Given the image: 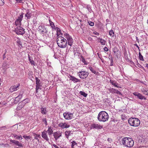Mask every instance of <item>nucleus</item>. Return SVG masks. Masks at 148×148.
I'll list each match as a JSON object with an SVG mask.
<instances>
[{
    "mask_svg": "<svg viewBox=\"0 0 148 148\" xmlns=\"http://www.w3.org/2000/svg\"><path fill=\"white\" fill-rule=\"evenodd\" d=\"M20 41H19H19H18V44H19L20 45H22V44H20Z\"/></svg>",
    "mask_w": 148,
    "mask_h": 148,
    "instance_id": "0e129e2a",
    "label": "nucleus"
},
{
    "mask_svg": "<svg viewBox=\"0 0 148 148\" xmlns=\"http://www.w3.org/2000/svg\"><path fill=\"white\" fill-rule=\"evenodd\" d=\"M47 132L46 131H43L42 133L41 136L42 138L45 139L46 141H48L49 140V139L47 136Z\"/></svg>",
    "mask_w": 148,
    "mask_h": 148,
    "instance_id": "4468645a",
    "label": "nucleus"
},
{
    "mask_svg": "<svg viewBox=\"0 0 148 148\" xmlns=\"http://www.w3.org/2000/svg\"><path fill=\"white\" fill-rule=\"evenodd\" d=\"M6 50H5V52L3 55V60H4V59L6 58V56H5V55L6 53Z\"/></svg>",
    "mask_w": 148,
    "mask_h": 148,
    "instance_id": "864d4df0",
    "label": "nucleus"
},
{
    "mask_svg": "<svg viewBox=\"0 0 148 148\" xmlns=\"http://www.w3.org/2000/svg\"><path fill=\"white\" fill-rule=\"evenodd\" d=\"M141 90L142 92L143 93V92H144V91H145V90L144 88H143L142 89H141Z\"/></svg>",
    "mask_w": 148,
    "mask_h": 148,
    "instance_id": "052dcab7",
    "label": "nucleus"
},
{
    "mask_svg": "<svg viewBox=\"0 0 148 148\" xmlns=\"http://www.w3.org/2000/svg\"><path fill=\"white\" fill-rule=\"evenodd\" d=\"M28 57L29 60V62H31V61L33 60V58L32 57L30 56L29 55H28Z\"/></svg>",
    "mask_w": 148,
    "mask_h": 148,
    "instance_id": "49530a36",
    "label": "nucleus"
},
{
    "mask_svg": "<svg viewBox=\"0 0 148 148\" xmlns=\"http://www.w3.org/2000/svg\"><path fill=\"white\" fill-rule=\"evenodd\" d=\"M93 33L94 34H95L96 35H97V36L99 35V33L98 32H96L95 31V32H93Z\"/></svg>",
    "mask_w": 148,
    "mask_h": 148,
    "instance_id": "6e6d98bb",
    "label": "nucleus"
},
{
    "mask_svg": "<svg viewBox=\"0 0 148 148\" xmlns=\"http://www.w3.org/2000/svg\"><path fill=\"white\" fill-rule=\"evenodd\" d=\"M107 140L110 143H111L112 141V139L110 138H108Z\"/></svg>",
    "mask_w": 148,
    "mask_h": 148,
    "instance_id": "4d7b16f0",
    "label": "nucleus"
},
{
    "mask_svg": "<svg viewBox=\"0 0 148 148\" xmlns=\"http://www.w3.org/2000/svg\"><path fill=\"white\" fill-rule=\"evenodd\" d=\"M53 134L56 140H57L62 136L61 133L59 131L53 133Z\"/></svg>",
    "mask_w": 148,
    "mask_h": 148,
    "instance_id": "f8f14e48",
    "label": "nucleus"
},
{
    "mask_svg": "<svg viewBox=\"0 0 148 148\" xmlns=\"http://www.w3.org/2000/svg\"><path fill=\"white\" fill-rule=\"evenodd\" d=\"M53 146L55 147V148H59L55 144H53Z\"/></svg>",
    "mask_w": 148,
    "mask_h": 148,
    "instance_id": "bf43d9fd",
    "label": "nucleus"
},
{
    "mask_svg": "<svg viewBox=\"0 0 148 148\" xmlns=\"http://www.w3.org/2000/svg\"><path fill=\"white\" fill-rule=\"evenodd\" d=\"M34 139H36L38 140V141H39V139L37 138H36V137H34Z\"/></svg>",
    "mask_w": 148,
    "mask_h": 148,
    "instance_id": "338daca9",
    "label": "nucleus"
},
{
    "mask_svg": "<svg viewBox=\"0 0 148 148\" xmlns=\"http://www.w3.org/2000/svg\"><path fill=\"white\" fill-rule=\"evenodd\" d=\"M19 86L20 84H18V85L17 86H12L10 88V91L13 92L17 90L18 89Z\"/></svg>",
    "mask_w": 148,
    "mask_h": 148,
    "instance_id": "dca6fc26",
    "label": "nucleus"
},
{
    "mask_svg": "<svg viewBox=\"0 0 148 148\" xmlns=\"http://www.w3.org/2000/svg\"><path fill=\"white\" fill-rule=\"evenodd\" d=\"M57 35L58 36L56 39V42L58 46L61 48H64L67 46V40L62 36H59L58 32H57Z\"/></svg>",
    "mask_w": 148,
    "mask_h": 148,
    "instance_id": "f257e3e1",
    "label": "nucleus"
},
{
    "mask_svg": "<svg viewBox=\"0 0 148 148\" xmlns=\"http://www.w3.org/2000/svg\"><path fill=\"white\" fill-rule=\"evenodd\" d=\"M143 94L145 95H148V90H145Z\"/></svg>",
    "mask_w": 148,
    "mask_h": 148,
    "instance_id": "603ef678",
    "label": "nucleus"
},
{
    "mask_svg": "<svg viewBox=\"0 0 148 148\" xmlns=\"http://www.w3.org/2000/svg\"><path fill=\"white\" fill-rule=\"evenodd\" d=\"M36 84H40V80L38 78L36 77Z\"/></svg>",
    "mask_w": 148,
    "mask_h": 148,
    "instance_id": "f704fd0d",
    "label": "nucleus"
},
{
    "mask_svg": "<svg viewBox=\"0 0 148 148\" xmlns=\"http://www.w3.org/2000/svg\"><path fill=\"white\" fill-rule=\"evenodd\" d=\"M103 126L98 124L93 123L90 125V129H96L97 130L101 129Z\"/></svg>",
    "mask_w": 148,
    "mask_h": 148,
    "instance_id": "9b49d317",
    "label": "nucleus"
},
{
    "mask_svg": "<svg viewBox=\"0 0 148 148\" xmlns=\"http://www.w3.org/2000/svg\"><path fill=\"white\" fill-rule=\"evenodd\" d=\"M86 8L87 9L89 12L90 13L91 12V11H92V10L89 5H87L86 6Z\"/></svg>",
    "mask_w": 148,
    "mask_h": 148,
    "instance_id": "c9c22d12",
    "label": "nucleus"
},
{
    "mask_svg": "<svg viewBox=\"0 0 148 148\" xmlns=\"http://www.w3.org/2000/svg\"><path fill=\"white\" fill-rule=\"evenodd\" d=\"M139 59L141 61H143L144 60L143 58V57L141 54L139 52Z\"/></svg>",
    "mask_w": 148,
    "mask_h": 148,
    "instance_id": "2f4dec72",
    "label": "nucleus"
},
{
    "mask_svg": "<svg viewBox=\"0 0 148 148\" xmlns=\"http://www.w3.org/2000/svg\"><path fill=\"white\" fill-rule=\"evenodd\" d=\"M70 77V80L73 81L74 83L80 82L81 81L80 79L77 78L71 75Z\"/></svg>",
    "mask_w": 148,
    "mask_h": 148,
    "instance_id": "6ab92c4d",
    "label": "nucleus"
},
{
    "mask_svg": "<svg viewBox=\"0 0 148 148\" xmlns=\"http://www.w3.org/2000/svg\"><path fill=\"white\" fill-rule=\"evenodd\" d=\"M113 52L115 54H118L120 53V52L118 50H117L116 51L113 50Z\"/></svg>",
    "mask_w": 148,
    "mask_h": 148,
    "instance_id": "37998d69",
    "label": "nucleus"
},
{
    "mask_svg": "<svg viewBox=\"0 0 148 148\" xmlns=\"http://www.w3.org/2000/svg\"><path fill=\"white\" fill-rule=\"evenodd\" d=\"M58 126L61 127L62 128L64 129V128H69V127L70 125L68 123L66 122H61L58 125Z\"/></svg>",
    "mask_w": 148,
    "mask_h": 148,
    "instance_id": "9d476101",
    "label": "nucleus"
},
{
    "mask_svg": "<svg viewBox=\"0 0 148 148\" xmlns=\"http://www.w3.org/2000/svg\"><path fill=\"white\" fill-rule=\"evenodd\" d=\"M110 61L111 63L110 65V66H113L114 65V61L113 59H111Z\"/></svg>",
    "mask_w": 148,
    "mask_h": 148,
    "instance_id": "de8ad7c7",
    "label": "nucleus"
},
{
    "mask_svg": "<svg viewBox=\"0 0 148 148\" xmlns=\"http://www.w3.org/2000/svg\"><path fill=\"white\" fill-rule=\"evenodd\" d=\"M116 89L113 88H110L109 89V91L111 93H114Z\"/></svg>",
    "mask_w": 148,
    "mask_h": 148,
    "instance_id": "58836bf2",
    "label": "nucleus"
},
{
    "mask_svg": "<svg viewBox=\"0 0 148 148\" xmlns=\"http://www.w3.org/2000/svg\"><path fill=\"white\" fill-rule=\"evenodd\" d=\"M23 94V92H21L20 93L19 95L17 97H18L19 99H21L22 97Z\"/></svg>",
    "mask_w": 148,
    "mask_h": 148,
    "instance_id": "ea45409f",
    "label": "nucleus"
},
{
    "mask_svg": "<svg viewBox=\"0 0 148 148\" xmlns=\"http://www.w3.org/2000/svg\"><path fill=\"white\" fill-rule=\"evenodd\" d=\"M109 118V115L104 111L100 112L97 116V119L100 122H105L108 121Z\"/></svg>",
    "mask_w": 148,
    "mask_h": 148,
    "instance_id": "f03ea898",
    "label": "nucleus"
},
{
    "mask_svg": "<svg viewBox=\"0 0 148 148\" xmlns=\"http://www.w3.org/2000/svg\"><path fill=\"white\" fill-rule=\"evenodd\" d=\"M29 100L28 98L25 99L23 100V101H21L23 103H24V105H25V104L29 102Z\"/></svg>",
    "mask_w": 148,
    "mask_h": 148,
    "instance_id": "cd10ccee",
    "label": "nucleus"
},
{
    "mask_svg": "<svg viewBox=\"0 0 148 148\" xmlns=\"http://www.w3.org/2000/svg\"><path fill=\"white\" fill-rule=\"evenodd\" d=\"M135 46H136V47L138 48V49H139V50L140 51V49H139V48L138 46L136 44H135Z\"/></svg>",
    "mask_w": 148,
    "mask_h": 148,
    "instance_id": "69168bd1",
    "label": "nucleus"
},
{
    "mask_svg": "<svg viewBox=\"0 0 148 148\" xmlns=\"http://www.w3.org/2000/svg\"><path fill=\"white\" fill-rule=\"evenodd\" d=\"M64 36L67 39L68 45L70 46H71L73 42V39L71 36L67 33H65Z\"/></svg>",
    "mask_w": 148,
    "mask_h": 148,
    "instance_id": "0eeeda50",
    "label": "nucleus"
},
{
    "mask_svg": "<svg viewBox=\"0 0 148 148\" xmlns=\"http://www.w3.org/2000/svg\"><path fill=\"white\" fill-rule=\"evenodd\" d=\"M71 131H66L65 132V135L66 137L68 139L69 138V136H70V134H71Z\"/></svg>",
    "mask_w": 148,
    "mask_h": 148,
    "instance_id": "b1692460",
    "label": "nucleus"
},
{
    "mask_svg": "<svg viewBox=\"0 0 148 148\" xmlns=\"http://www.w3.org/2000/svg\"><path fill=\"white\" fill-rule=\"evenodd\" d=\"M4 3V0H0V5H3Z\"/></svg>",
    "mask_w": 148,
    "mask_h": 148,
    "instance_id": "c03bdc74",
    "label": "nucleus"
},
{
    "mask_svg": "<svg viewBox=\"0 0 148 148\" xmlns=\"http://www.w3.org/2000/svg\"><path fill=\"white\" fill-rule=\"evenodd\" d=\"M49 21L50 23V26L53 29H55V26L54 25V24L53 23L52 21H51L50 19L49 20Z\"/></svg>",
    "mask_w": 148,
    "mask_h": 148,
    "instance_id": "a878e982",
    "label": "nucleus"
},
{
    "mask_svg": "<svg viewBox=\"0 0 148 148\" xmlns=\"http://www.w3.org/2000/svg\"><path fill=\"white\" fill-rule=\"evenodd\" d=\"M99 41L101 43L102 45H105L106 41L102 39V38H99L98 39Z\"/></svg>",
    "mask_w": 148,
    "mask_h": 148,
    "instance_id": "bb28decb",
    "label": "nucleus"
},
{
    "mask_svg": "<svg viewBox=\"0 0 148 148\" xmlns=\"http://www.w3.org/2000/svg\"><path fill=\"white\" fill-rule=\"evenodd\" d=\"M20 99H19L18 97H16L14 99V103L15 104H16L18 103V102L20 100Z\"/></svg>",
    "mask_w": 148,
    "mask_h": 148,
    "instance_id": "473e14b6",
    "label": "nucleus"
},
{
    "mask_svg": "<svg viewBox=\"0 0 148 148\" xmlns=\"http://www.w3.org/2000/svg\"><path fill=\"white\" fill-rule=\"evenodd\" d=\"M128 122L130 125L134 127L138 126L140 123L139 119L136 118H130L129 119Z\"/></svg>",
    "mask_w": 148,
    "mask_h": 148,
    "instance_id": "20e7f679",
    "label": "nucleus"
},
{
    "mask_svg": "<svg viewBox=\"0 0 148 148\" xmlns=\"http://www.w3.org/2000/svg\"><path fill=\"white\" fill-rule=\"evenodd\" d=\"M30 62L32 65H33L34 66H35L36 63L34 60H32V61H31V62Z\"/></svg>",
    "mask_w": 148,
    "mask_h": 148,
    "instance_id": "09e8293b",
    "label": "nucleus"
},
{
    "mask_svg": "<svg viewBox=\"0 0 148 148\" xmlns=\"http://www.w3.org/2000/svg\"><path fill=\"white\" fill-rule=\"evenodd\" d=\"M104 49L105 51H107L108 50V49L107 47H105L104 48Z\"/></svg>",
    "mask_w": 148,
    "mask_h": 148,
    "instance_id": "13d9d810",
    "label": "nucleus"
},
{
    "mask_svg": "<svg viewBox=\"0 0 148 148\" xmlns=\"http://www.w3.org/2000/svg\"><path fill=\"white\" fill-rule=\"evenodd\" d=\"M42 85L40 84H36V90H38L39 89H41Z\"/></svg>",
    "mask_w": 148,
    "mask_h": 148,
    "instance_id": "72a5a7b5",
    "label": "nucleus"
},
{
    "mask_svg": "<svg viewBox=\"0 0 148 148\" xmlns=\"http://www.w3.org/2000/svg\"><path fill=\"white\" fill-rule=\"evenodd\" d=\"M122 142L123 145L129 147H132L134 145V141L131 138H124L122 140Z\"/></svg>",
    "mask_w": 148,
    "mask_h": 148,
    "instance_id": "7ed1b4c3",
    "label": "nucleus"
},
{
    "mask_svg": "<svg viewBox=\"0 0 148 148\" xmlns=\"http://www.w3.org/2000/svg\"><path fill=\"white\" fill-rule=\"evenodd\" d=\"M82 62H83V63H84V64H88L87 62H86H86L85 60L84 57H82Z\"/></svg>",
    "mask_w": 148,
    "mask_h": 148,
    "instance_id": "79ce46f5",
    "label": "nucleus"
},
{
    "mask_svg": "<svg viewBox=\"0 0 148 148\" xmlns=\"http://www.w3.org/2000/svg\"><path fill=\"white\" fill-rule=\"evenodd\" d=\"M32 16V14L31 11L29 10H26V13L25 14V16L28 19H29Z\"/></svg>",
    "mask_w": 148,
    "mask_h": 148,
    "instance_id": "2eb2a0df",
    "label": "nucleus"
},
{
    "mask_svg": "<svg viewBox=\"0 0 148 148\" xmlns=\"http://www.w3.org/2000/svg\"><path fill=\"white\" fill-rule=\"evenodd\" d=\"M73 114L72 113H69L68 112H66L64 113L63 114V116L66 119L70 120L72 119V116Z\"/></svg>",
    "mask_w": 148,
    "mask_h": 148,
    "instance_id": "1a4fd4ad",
    "label": "nucleus"
},
{
    "mask_svg": "<svg viewBox=\"0 0 148 148\" xmlns=\"http://www.w3.org/2000/svg\"><path fill=\"white\" fill-rule=\"evenodd\" d=\"M15 24L17 27L20 26L21 25V21L17 19L15 21Z\"/></svg>",
    "mask_w": 148,
    "mask_h": 148,
    "instance_id": "4be33fe9",
    "label": "nucleus"
},
{
    "mask_svg": "<svg viewBox=\"0 0 148 148\" xmlns=\"http://www.w3.org/2000/svg\"><path fill=\"white\" fill-rule=\"evenodd\" d=\"M79 93L82 95L84 96V97H86L87 95V94L85 92L82 91H80L79 92Z\"/></svg>",
    "mask_w": 148,
    "mask_h": 148,
    "instance_id": "c756f323",
    "label": "nucleus"
},
{
    "mask_svg": "<svg viewBox=\"0 0 148 148\" xmlns=\"http://www.w3.org/2000/svg\"><path fill=\"white\" fill-rule=\"evenodd\" d=\"M23 17V14H22L21 15H20V16L18 17V20L20 21H21L22 19V18Z\"/></svg>",
    "mask_w": 148,
    "mask_h": 148,
    "instance_id": "e433bc0d",
    "label": "nucleus"
},
{
    "mask_svg": "<svg viewBox=\"0 0 148 148\" xmlns=\"http://www.w3.org/2000/svg\"><path fill=\"white\" fill-rule=\"evenodd\" d=\"M47 133L50 136V135H51V134L53 133V130H52V128L51 127H49L48 130L46 131Z\"/></svg>",
    "mask_w": 148,
    "mask_h": 148,
    "instance_id": "aec40b11",
    "label": "nucleus"
},
{
    "mask_svg": "<svg viewBox=\"0 0 148 148\" xmlns=\"http://www.w3.org/2000/svg\"><path fill=\"white\" fill-rule=\"evenodd\" d=\"M71 143H72V145H71L72 148H73L74 146L75 145H76L77 144V143H76L75 141L74 140Z\"/></svg>",
    "mask_w": 148,
    "mask_h": 148,
    "instance_id": "4c0bfd02",
    "label": "nucleus"
},
{
    "mask_svg": "<svg viewBox=\"0 0 148 148\" xmlns=\"http://www.w3.org/2000/svg\"><path fill=\"white\" fill-rule=\"evenodd\" d=\"M97 55L98 56L99 58H100L101 60H102L101 58H100V57L99 53H97Z\"/></svg>",
    "mask_w": 148,
    "mask_h": 148,
    "instance_id": "e2e57ef3",
    "label": "nucleus"
},
{
    "mask_svg": "<svg viewBox=\"0 0 148 148\" xmlns=\"http://www.w3.org/2000/svg\"><path fill=\"white\" fill-rule=\"evenodd\" d=\"M110 81L112 85L115 86V87H116L117 88H121V87L120 86V84H119L117 82H115L114 81L110 80Z\"/></svg>",
    "mask_w": 148,
    "mask_h": 148,
    "instance_id": "a211bd4d",
    "label": "nucleus"
},
{
    "mask_svg": "<svg viewBox=\"0 0 148 148\" xmlns=\"http://www.w3.org/2000/svg\"><path fill=\"white\" fill-rule=\"evenodd\" d=\"M88 23L90 26H92L94 25V23L91 21L89 22Z\"/></svg>",
    "mask_w": 148,
    "mask_h": 148,
    "instance_id": "8fccbe9b",
    "label": "nucleus"
},
{
    "mask_svg": "<svg viewBox=\"0 0 148 148\" xmlns=\"http://www.w3.org/2000/svg\"><path fill=\"white\" fill-rule=\"evenodd\" d=\"M24 104L22 101L19 103L17 106L16 110H21L24 106L25 105Z\"/></svg>",
    "mask_w": 148,
    "mask_h": 148,
    "instance_id": "f3484780",
    "label": "nucleus"
},
{
    "mask_svg": "<svg viewBox=\"0 0 148 148\" xmlns=\"http://www.w3.org/2000/svg\"><path fill=\"white\" fill-rule=\"evenodd\" d=\"M16 3H21L22 2V0H16Z\"/></svg>",
    "mask_w": 148,
    "mask_h": 148,
    "instance_id": "5fc2aeb1",
    "label": "nucleus"
},
{
    "mask_svg": "<svg viewBox=\"0 0 148 148\" xmlns=\"http://www.w3.org/2000/svg\"><path fill=\"white\" fill-rule=\"evenodd\" d=\"M42 27V26H41V27L42 28V29H40V30H41V32L42 33H47V32H48V31L45 28L44 29V27Z\"/></svg>",
    "mask_w": 148,
    "mask_h": 148,
    "instance_id": "c85d7f7f",
    "label": "nucleus"
},
{
    "mask_svg": "<svg viewBox=\"0 0 148 148\" xmlns=\"http://www.w3.org/2000/svg\"><path fill=\"white\" fill-rule=\"evenodd\" d=\"M78 75L82 79H86L88 76L89 73L85 71L82 70L77 73Z\"/></svg>",
    "mask_w": 148,
    "mask_h": 148,
    "instance_id": "39448f33",
    "label": "nucleus"
},
{
    "mask_svg": "<svg viewBox=\"0 0 148 148\" xmlns=\"http://www.w3.org/2000/svg\"><path fill=\"white\" fill-rule=\"evenodd\" d=\"M25 29L20 26H17L15 29L14 31L18 35H23L25 33Z\"/></svg>",
    "mask_w": 148,
    "mask_h": 148,
    "instance_id": "423d86ee",
    "label": "nucleus"
},
{
    "mask_svg": "<svg viewBox=\"0 0 148 148\" xmlns=\"http://www.w3.org/2000/svg\"><path fill=\"white\" fill-rule=\"evenodd\" d=\"M10 141L11 143H12L16 145L17 146H18L19 147H23V145L21 143H20L18 141H16L15 140H10Z\"/></svg>",
    "mask_w": 148,
    "mask_h": 148,
    "instance_id": "ddd939ff",
    "label": "nucleus"
},
{
    "mask_svg": "<svg viewBox=\"0 0 148 148\" xmlns=\"http://www.w3.org/2000/svg\"><path fill=\"white\" fill-rule=\"evenodd\" d=\"M40 110L42 114H46L47 112V110L45 108H41Z\"/></svg>",
    "mask_w": 148,
    "mask_h": 148,
    "instance_id": "412c9836",
    "label": "nucleus"
},
{
    "mask_svg": "<svg viewBox=\"0 0 148 148\" xmlns=\"http://www.w3.org/2000/svg\"><path fill=\"white\" fill-rule=\"evenodd\" d=\"M23 137L27 140L30 139L31 138L29 136H26L25 135H23Z\"/></svg>",
    "mask_w": 148,
    "mask_h": 148,
    "instance_id": "a19ab883",
    "label": "nucleus"
},
{
    "mask_svg": "<svg viewBox=\"0 0 148 148\" xmlns=\"http://www.w3.org/2000/svg\"><path fill=\"white\" fill-rule=\"evenodd\" d=\"M89 68L90 71L94 74H97L98 73L91 66L89 67Z\"/></svg>",
    "mask_w": 148,
    "mask_h": 148,
    "instance_id": "393cba45",
    "label": "nucleus"
},
{
    "mask_svg": "<svg viewBox=\"0 0 148 148\" xmlns=\"http://www.w3.org/2000/svg\"><path fill=\"white\" fill-rule=\"evenodd\" d=\"M42 121L44 122V123L45 124L46 126L47 125V121L46 119L45 118L43 119H42Z\"/></svg>",
    "mask_w": 148,
    "mask_h": 148,
    "instance_id": "3c124183",
    "label": "nucleus"
},
{
    "mask_svg": "<svg viewBox=\"0 0 148 148\" xmlns=\"http://www.w3.org/2000/svg\"><path fill=\"white\" fill-rule=\"evenodd\" d=\"M133 94L135 96L137 97V98L139 99L140 100L144 99V100H146L147 99L144 96H143L142 94L138 92H133Z\"/></svg>",
    "mask_w": 148,
    "mask_h": 148,
    "instance_id": "6e6552de",
    "label": "nucleus"
},
{
    "mask_svg": "<svg viewBox=\"0 0 148 148\" xmlns=\"http://www.w3.org/2000/svg\"><path fill=\"white\" fill-rule=\"evenodd\" d=\"M12 137H14V138H15L16 139H20L21 140L23 139V138L21 135L18 136L17 135H16L13 134Z\"/></svg>",
    "mask_w": 148,
    "mask_h": 148,
    "instance_id": "5701e85b",
    "label": "nucleus"
},
{
    "mask_svg": "<svg viewBox=\"0 0 148 148\" xmlns=\"http://www.w3.org/2000/svg\"><path fill=\"white\" fill-rule=\"evenodd\" d=\"M109 59H112V56L111 55H109Z\"/></svg>",
    "mask_w": 148,
    "mask_h": 148,
    "instance_id": "680f3d73",
    "label": "nucleus"
},
{
    "mask_svg": "<svg viewBox=\"0 0 148 148\" xmlns=\"http://www.w3.org/2000/svg\"><path fill=\"white\" fill-rule=\"evenodd\" d=\"M145 67L148 68V64H145Z\"/></svg>",
    "mask_w": 148,
    "mask_h": 148,
    "instance_id": "774afa93",
    "label": "nucleus"
},
{
    "mask_svg": "<svg viewBox=\"0 0 148 148\" xmlns=\"http://www.w3.org/2000/svg\"><path fill=\"white\" fill-rule=\"evenodd\" d=\"M109 34L111 37H113L114 36V33L112 30H111L109 31Z\"/></svg>",
    "mask_w": 148,
    "mask_h": 148,
    "instance_id": "7c9ffc66",
    "label": "nucleus"
},
{
    "mask_svg": "<svg viewBox=\"0 0 148 148\" xmlns=\"http://www.w3.org/2000/svg\"><path fill=\"white\" fill-rule=\"evenodd\" d=\"M114 93L122 95V94L121 92L119 91V90H116Z\"/></svg>",
    "mask_w": 148,
    "mask_h": 148,
    "instance_id": "a18cd8bd",
    "label": "nucleus"
}]
</instances>
